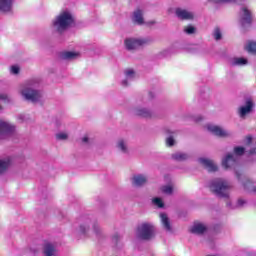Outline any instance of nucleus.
<instances>
[{"instance_id": "obj_22", "label": "nucleus", "mask_w": 256, "mask_h": 256, "mask_svg": "<svg viewBox=\"0 0 256 256\" xmlns=\"http://www.w3.org/2000/svg\"><path fill=\"white\" fill-rule=\"evenodd\" d=\"M242 185L245 191H248L249 193H256V183L250 179H246L245 182H242Z\"/></svg>"}, {"instance_id": "obj_3", "label": "nucleus", "mask_w": 256, "mask_h": 256, "mask_svg": "<svg viewBox=\"0 0 256 256\" xmlns=\"http://www.w3.org/2000/svg\"><path fill=\"white\" fill-rule=\"evenodd\" d=\"M52 25L55 31L63 33V31H66V29H69L73 25V16L69 12H62L56 17Z\"/></svg>"}, {"instance_id": "obj_40", "label": "nucleus", "mask_w": 256, "mask_h": 256, "mask_svg": "<svg viewBox=\"0 0 256 256\" xmlns=\"http://www.w3.org/2000/svg\"><path fill=\"white\" fill-rule=\"evenodd\" d=\"M1 101H7V94H0Z\"/></svg>"}, {"instance_id": "obj_15", "label": "nucleus", "mask_w": 256, "mask_h": 256, "mask_svg": "<svg viewBox=\"0 0 256 256\" xmlns=\"http://www.w3.org/2000/svg\"><path fill=\"white\" fill-rule=\"evenodd\" d=\"M13 0H0V13H11Z\"/></svg>"}, {"instance_id": "obj_4", "label": "nucleus", "mask_w": 256, "mask_h": 256, "mask_svg": "<svg viewBox=\"0 0 256 256\" xmlns=\"http://www.w3.org/2000/svg\"><path fill=\"white\" fill-rule=\"evenodd\" d=\"M136 237L140 241H151L155 237V226L149 222H143L136 228Z\"/></svg>"}, {"instance_id": "obj_2", "label": "nucleus", "mask_w": 256, "mask_h": 256, "mask_svg": "<svg viewBox=\"0 0 256 256\" xmlns=\"http://www.w3.org/2000/svg\"><path fill=\"white\" fill-rule=\"evenodd\" d=\"M209 189L219 199H229L231 195V184L223 178H215L210 181Z\"/></svg>"}, {"instance_id": "obj_33", "label": "nucleus", "mask_w": 256, "mask_h": 256, "mask_svg": "<svg viewBox=\"0 0 256 256\" xmlns=\"http://www.w3.org/2000/svg\"><path fill=\"white\" fill-rule=\"evenodd\" d=\"M184 33H187V35H193L195 33V27L194 26H187L184 28Z\"/></svg>"}, {"instance_id": "obj_46", "label": "nucleus", "mask_w": 256, "mask_h": 256, "mask_svg": "<svg viewBox=\"0 0 256 256\" xmlns=\"http://www.w3.org/2000/svg\"><path fill=\"white\" fill-rule=\"evenodd\" d=\"M0 109H1V106H0Z\"/></svg>"}, {"instance_id": "obj_12", "label": "nucleus", "mask_w": 256, "mask_h": 256, "mask_svg": "<svg viewBox=\"0 0 256 256\" xmlns=\"http://www.w3.org/2000/svg\"><path fill=\"white\" fill-rule=\"evenodd\" d=\"M208 131L216 137H229L230 133L227 130H223L221 127L209 124L207 126Z\"/></svg>"}, {"instance_id": "obj_41", "label": "nucleus", "mask_w": 256, "mask_h": 256, "mask_svg": "<svg viewBox=\"0 0 256 256\" xmlns=\"http://www.w3.org/2000/svg\"><path fill=\"white\" fill-rule=\"evenodd\" d=\"M251 141H253V137L248 136V137L246 138V143H247L248 145H251Z\"/></svg>"}, {"instance_id": "obj_27", "label": "nucleus", "mask_w": 256, "mask_h": 256, "mask_svg": "<svg viewBox=\"0 0 256 256\" xmlns=\"http://www.w3.org/2000/svg\"><path fill=\"white\" fill-rule=\"evenodd\" d=\"M172 159H174V161H187V159H189V154L183 152H176L172 154Z\"/></svg>"}, {"instance_id": "obj_19", "label": "nucleus", "mask_w": 256, "mask_h": 256, "mask_svg": "<svg viewBox=\"0 0 256 256\" xmlns=\"http://www.w3.org/2000/svg\"><path fill=\"white\" fill-rule=\"evenodd\" d=\"M77 57H79V53L77 52L66 51L60 53V58L64 61H73V59H77Z\"/></svg>"}, {"instance_id": "obj_25", "label": "nucleus", "mask_w": 256, "mask_h": 256, "mask_svg": "<svg viewBox=\"0 0 256 256\" xmlns=\"http://www.w3.org/2000/svg\"><path fill=\"white\" fill-rule=\"evenodd\" d=\"M230 65H232V67H243V65H247V59H245V58H232L230 60Z\"/></svg>"}, {"instance_id": "obj_26", "label": "nucleus", "mask_w": 256, "mask_h": 256, "mask_svg": "<svg viewBox=\"0 0 256 256\" xmlns=\"http://www.w3.org/2000/svg\"><path fill=\"white\" fill-rule=\"evenodd\" d=\"M226 205H227L228 209H241V208L245 207V205H247V201H245L243 199H238L236 205L232 206L230 201H228L226 203Z\"/></svg>"}, {"instance_id": "obj_32", "label": "nucleus", "mask_w": 256, "mask_h": 256, "mask_svg": "<svg viewBox=\"0 0 256 256\" xmlns=\"http://www.w3.org/2000/svg\"><path fill=\"white\" fill-rule=\"evenodd\" d=\"M162 192L165 193L166 195H171V193H173V187L169 185L163 186Z\"/></svg>"}, {"instance_id": "obj_8", "label": "nucleus", "mask_w": 256, "mask_h": 256, "mask_svg": "<svg viewBox=\"0 0 256 256\" xmlns=\"http://www.w3.org/2000/svg\"><path fill=\"white\" fill-rule=\"evenodd\" d=\"M15 134V126L5 121H0V139H9Z\"/></svg>"}, {"instance_id": "obj_9", "label": "nucleus", "mask_w": 256, "mask_h": 256, "mask_svg": "<svg viewBox=\"0 0 256 256\" xmlns=\"http://www.w3.org/2000/svg\"><path fill=\"white\" fill-rule=\"evenodd\" d=\"M240 25L242 27H250L253 18L251 17V11L247 8H242L240 11Z\"/></svg>"}, {"instance_id": "obj_31", "label": "nucleus", "mask_w": 256, "mask_h": 256, "mask_svg": "<svg viewBox=\"0 0 256 256\" xmlns=\"http://www.w3.org/2000/svg\"><path fill=\"white\" fill-rule=\"evenodd\" d=\"M152 203L159 207V209H163L165 207V204L163 203V200L161 198H154L152 200Z\"/></svg>"}, {"instance_id": "obj_39", "label": "nucleus", "mask_w": 256, "mask_h": 256, "mask_svg": "<svg viewBox=\"0 0 256 256\" xmlns=\"http://www.w3.org/2000/svg\"><path fill=\"white\" fill-rule=\"evenodd\" d=\"M235 175L238 179V181H241V177H243V175L241 174V172H239L238 170L235 171Z\"/></svg>"}, {"instance_id": "obj_36", "label": "nucleus", "mask_w": 256, "mask_h": 256, "mask_svg": "<svg viewBox=\"0 0 256 256\" xmlns=\"http://www.w3.org/2000/svg\"><path fill=\"white\" fill-rule=\"evenodd\" d=\"M166 145H167L168 147H173V145H175V139H173L172 136L168 137V138L166 139Z\"/></svg>"}, {"instance_id": "obj_14", "label": "nucleus", "mask_w": 256, "mask_h": 256, "mask_svg": "<svg viewBox=\"0 0 256 256\" xmlns=\"http://www.w3.org/2000/svg\"><path fill=\"white\" fill-rule=\"evenodd\" d=\"M198 161L205 167V169H207V171H209V173H215V171L218 169L213 160L207 158H199Z\"/></svg>"}, {"instance_id": "obj_13", "label": "nucleus", "mask_w": 256, "mask_h": 256, "mask_svg": "<svg viewBox=\"0 0 256 256\" xmlns=\"http://www.w3.org/2000/svg\"><path fill=\"white\" fill-rule=\"evenodd\" d=\"M175 13L176 17H178V19H181V21H191L194 17L192 12H189L183 8H177Z\"/></svg>"}, {"instance_id": "obj_6", "label": "nucleus", "mask_w": 256, "mask_h": 256, "mask_svg": "<svg viewBox=\"0 0 256 256\" xmlns=\"http://www.w3.org/2000/svg\"><path fill=\"white\" fill-rule=\"evenodd\" d=\"M149 43H153V39L151 38H127L124 42L127 51H136V49H141V47H145V45H149Z\"/></svg>"}, {"instance_id": "obj_28", "label": "nucleus", "mask_w": 256, "mask_h": 256, "mask_svg": "<svg viewBox=\"0 0 256 256\" xmlns=\"http://www.w3.org/2000/svg\"><path fill=\"white\" fill-rule=\"evenodd\" d=\"M245 48L248 51V53H256V42L255 41L248 42Z\"/></svg>"}, {"instance_id": "obj_5", "label": "nucleus", "mask_w": 256, "mask_h": 256, "mask_svg": "<svg viewBox=\"0 0 256 256\" xmlns=\"http://www.w3.org/2000/svg\"><path fill=\"white\" fill-rule=\"evenodd\" d=\"M241 155H245V148L241 146L235 147L234 154H227L222 160V167L225 169H233V167H237Z\"/></svg>"}, {"instance_id": "obj_17", "label": "nucleus", "mask_w": 256, "mask_h": 256, "mask_svg": "<svg viewBox=\"0 0 256 256\" xmlns=\"http://www.w3.org/2000/svg\"><path fill=\"white\" fill-rule=\"evenodd\" d=\"M207 231V227L201 223H194V225L190 229V233L194 235H203Z\"/></svg>"}, {"instance_id": "obj_1", "label": "nucleus", "mask_w": 256, "mask_h": 256, "mask_svg": "<svg viewBox=\"0 0 256 256\" xmlns=\"http://www.w3.org/2000/svg\"><path fill=\"white\" fill-rule=\"evenodd\" d=\"M91 225L94 235H96V237H101L103 229H101V226H99L97 221L92 220L89 216H81L79 218L77 232L80 233V235H89L91 232Z\"/></svg>"}, {"instance_id": "obj_30", "label": "nucleus", "mask_w": 256, "mask_h": 256, "mask_svg": "<svg viewBox=\"0 0 256 256\" xmlns=\"http://www.w3.org/2000/svg\"><path fill=\"white\" fill-rule=\"evenodd\" d=\"M213 38L215 39V41H221L223 35L221 34V29L219 28H215L213 33Z\"/></svg>"}, {"instance_id": "obj_23", "label": "nucleus", "mask_w": 256, "mask_h": 256, "mask_svg": "<svg viewBox=\"0 0 256 256\" xmlns=\"http://www.w3.org/2000/svg\"><path fill=\"white\" fill-rule=\"evenodd\" d=\"M10 165H11V157L0 159V175L5 173V171L9 169Z\"/></svg>"}, {"instance_id": "obj_44", "label": "nucleus", "mask_w": 256, "mask_h": 256, "mask_svg": "<svg viewBox=\"0 0 256 256\" xmlns=\"http://www.w3.org/2000/svg\"><path fill=\"white\" fill-rule=\"evenodd\" d=\"M149 97L150 99H153V97H155V94L153 92H149Z\"/></svg>"}, {"instance_id": "obj_42", "label": "nucleus", "mask_w": 256, "mask_h": 256, "mask_svg": "<svg viewBox=\"0 0 256 256\" xmlns=\"http://www.w3.org/2000/svg\"><path fill=\"white\" fill-rule=\"evenodd\" d=\"M18 120L19 121H24L25 120V115H23V114L18 115Z\"/></svg>"}, {"instance_id": "obj_18", "label": "nucleus", "mask_w": 256, "mask_h": 256, "mask_svg": "<svg viewBox=\"0 0 256 256\" xmlns=\"http://www.w3.org/2000/svg\"><path fill=\"white\" fill-rule=\"evenodd\" d=\"M43 254L45 256H55L57 255V250L53 244L47 242L43 246Z\"/></svg>"}, {"instance_id": "obj_16", "label": "nucleus", "mask_w": 256, "mask_h": 256, "mask_svg": "<svg viewBox=\"0 0 256 256\" xmlns=\"http://www.w3.org/2000/svg\"><path fill=\"white\" fill-rule=\"evenodd\" d=\"M160 221L165 231H168V233H171L173 231V228L171 227V221L169 220V216H167L165 213H161Z\"/></svg>"}, {"instance_id": "obj_37", "label": "nucleus", "mask_w": 256, "mask_h": 256, "mask_svg": "<svg viewBox=\"0 0 256 256\" xmlns=\"http://www.w3.org/2000/svg\"><path fill=\"white\" fill-rule=\"evenodd\" d=\"M19 71V66H11L10 73H12V75H19Z\"/></svg>"}, {"instance_id": "obj_34", "label": "nucleus", "mask_w": 256, "mask_h": 256, "mask_svg": "<svg viewBox=\"0 0 256 256\" xmlns=\"http://www.w3.org/2000/svg\"><path fill=\"white\" fill-rule=\"evenodd\" d=\"M67 137H68L67 133L60 132L56 134V139H58V141H65Z\"/></svg>"}, {"instance_id": "obj_24", "label": "nucleus", "mask_w": 256, "mask_h": 256, "mask_svg": "<svg viewBox=\"0 0 256 256\" xmlns=\"http://www.w3.org/2000/svg\"><path fill=\"white\" fill-rule=\"evenodd\" d=\"M132 21H134V23H136L137 25H143V11L139 9L134 11Z\"/></svg>"}, {"instance_id": "obj_35", "label": "nucleus", "mask_w": 256, "mask_h": 256, "mask_svg": "<svg viewBox=\"0 0 256 256\" xmlns=\"http://www.w3.org/2000/svg\"><path fill=\"white\" fill-rule=\"evenodd\" d=\"M121 241V235L119 233H115L112 236V242H114L115 245H117Z\"/></svg>"}, {"instance_id": "obj_38", "label": "nucleus", "mask_w": 256, "mask_h": 256, "mask_svg": "<svg viewBox=\"0 0 256 256\" xmlns=\"http://www.w3.org/2000/svg\"><path fill=\"white\" fill-rule=\"evenodd\" d=\"M212 3H235L237 0H210Z\"/></svg>"}, {"instance_id": "obj_20", "label": "nucleus", "mask_w": 256, "mask_h": 256, "mask_svg": "<svg viewBox=\"0 0 256 256\" xmlns=\"http://www.w3.org/2000/svg\"><path fill=\"white\" fill-rule=\"evenodd\" d=\"M132 183L134 187H141L145 185V183H147V177H145L144 175H136L133 177Z\"/></svg>"}, {"instance_id": "obj_43", "label": "nucleus", "mask_w": 256, "mask_h": 256, "mask_svg": "<svg viewBox=\"0 0 256 256\" xmlns=\"http://www.w3.org/2000/svg\"><path fill=\"white\" fill-rule=\"evenodd\" d=\"M202 120H203V118H202L201 116H198V117L195 118V121H196L197 123H199V121H202Z\"/></svg>"}, {"instance_id": "obj_21", "label": "nucleus", "mask_w": 256, "mask_h": 256, "mask_svg": "<svg viewBox=\"0 0 256 256\" xmlns=\"http://www.w3.org/2000/svg\"><path fill=\"white\" fill-rule=\"evenodd\" d=\"M126 79L121 82L122 87H127L129 85V81L135 78V71L133 69H128L125 71Z\"/></svg>"}, {"instance_id": "obj_7", "label": "nucleus", "mask_w": 256, "mask_h": 256, "mask_svg": "<svg viewBox=\"0 0 256 256\" xmlns=\"http://www.w3.org/2000/svg\"><path fill=\"white\" fill-rule=\"evenodd\" d=\"M20 93L22 97L26 99V101H31V103H37L41 101V97H43V94L41 93V91L35 90L30 86L23 88L20 91Z\"/></svg>"}, {"instance_id": "obj_11", "label": "nucleus", "mask_w": 256, "mask_h": 256, "mask_svg": "<svg viewBox=\"0 0 256 256\" xmlns=\"http://www.w3.org/2000/svg\"><path fill=\"white\" fill-rule=\"evenodd\" d=\"M134 115L137 117H142L143 119H151V117H155V112L147 108L138 107L134 109Z\"/></svg>"}, {"instance_id": "obj_29", "label": "nucleus", "mask_w": 256, "mask_h": 256, "mask_svg": "<svg viewBox=\"0 0 256 256\" xmlns=\"http://www.w3.org/2000/svg\"><path fill=\"white\" fill-rule=\"evenodd\" d=\"M117 148L120 149L122 153H127V143H125V140H119Z\"/></svg>"}, {"instance_id": "obj_45", "label": "nucleus", "mask_w": 256, "mask_h": 256, "mask_svg": "<svg viewBox=\"0 0 256 256\" xmlns=\"http://www.w3.org/2000/svg\"><path fill=\"white\" fill-rule=\"evenodd\" d=\"M82 141H83V143H87V142L89 141V138H88V137H84V138L82 139Z\"/></svg>"}, {"instance_id": "obj_10", "label": "nucleus", "mask_w": 256, "mask_h": 256, "mask_svg": "<svg viewBox=\"0 0 256 256\" xmlns=\"http://www.w3.org/2000/svg\"><path fill=\"white\" fill-rule=\"evenodd\" d=\"M253 107H255V103H253V100L251 99L246 100L245 105L241 106L238 110L239 117L241 119H245L247 115H249L250 113H253Z\"/></svg>"}]
</instances>
